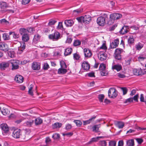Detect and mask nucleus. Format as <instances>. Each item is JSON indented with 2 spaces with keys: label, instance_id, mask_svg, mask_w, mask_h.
<instances>
[{
  "label": "nucleus",
  "instance_id": "f257e3e1",
  "mask_svg": "<svg viewBox=\"0 0 146 146\" xmlns=\"http://www.w3.org/2000/svg\"><path fill=\"white\" fill-rule=\"evenodd\" d=\"M12 136L15 139H20L21 141H25V135H22L21 131L20 129H15L13 131Z\"/></svg>",
  "mask_w": 146,
  "mask_h": 146
},
{
  "label": "nucleus",
  "instance_id": "f03ea898",
  "mask_svg": "<svg viewBox=\"0 0 146 146\" xmlns=\"http://www.w3.org/2000/svg\"><path fill=\"white\" fill-rule=\"evenodd\" d=\"M60 33L58 31H56L54 33L49 35L48 38L54 41H56L61 38Z\"/></svg>",
  "mask_w": 146,
  "mask_h": 146
},
{
  "label": "nucleus",
  "instance_id": "7ed1b4c3",
  "mask_svg": "<svg viewBox=\"0 0 146 146\" xmlns=\"http://www.w3.org/2000/svg\"><path fill=\"white\" fill-rule=\"evenodd\" d=\"M108 95L111 98H115L117 96V93L115 88H110L108 91Z\"/></svg>",
  "mask_w": 146,
  "mask_h": 146
},
{
  "label": "nucleus",
  "instance_id": "20e7f679",
  "mask_svg": "<svg viewBox=\"0 0 146 146\" xmlns=\"http://www.w3.org/2000/svg\"><path fill=\"white\" fill-rule=\"evenodd\" d=\"M134 75L136 76L142 75L146 74V71L141 69H134L133 70Z\"/></svg>",
  "mask_w": 146,
  "mask_h": 146
},
{
  "label": "nucleus",
  "instance_id": "39448f33",
  "mask_svg": "<svg viewBox=\"0 0 146 146\" xmlns=\"http://www.w3.org/2000/svg\"><path fill=\"white\" fill-rule=\"evenodd\" d=\"M98 24L100 26H104L106 24V18L102 16L98 17L97 20Z\"/></svg>",
  "mask_w": 146,
  "mask_h": 146
},
{
  "label": "nucleus",
  "instance_id": "423d86ee",
  "mask_svg": "<svg viewBox=\"0 0 146 146\" xmlns=\"http://www.w3.org/2000/svg\"><path fill=\"white\" fill-rule=\"evenodd\" d=\"M8 7L9 5L6 2L3 1L0 2V7L1 9V12L4 13L7 11L5 8Z\"/></svg>",
  "mask_w": 146,
  "mask_h": 146
},
{
  "label": "nucleus",
  "instance_id": "0eeeda50",
  "mask_svg": "<svg viewBox=\"0 0 146 146\" xmlns=\"http://www.w3.org/2000/svg\"><path fill=\"white\" fill-rule=\"evenodd\" d=\"M11 64H12V69L13 70L17 69L19 67V61L18 60H11Z\"/></svg>",
  "mask_w": 146,
  "mask_h": 146
},
{
  "label": "nucleus",
  "instance_id": "6e6552de",
  "mask_svg": "<svg viewBox=\"0 0 146 146\" xmlns=\"http://www.w3.org/2000/svg\"><path fill=\"white\" fill-rule=\"evenodd\" d=\"M23 117H21V118L19 119L16 120L15 122L17 124H19L21 123L23 120L27 119H28L29 118L30 116L26 113H23Z\"/></svg>",
  "mask_w": 146,
  "mask_h": 146
},
{
  "label": "nucleus",
  "instance_id": "1a4fd4ad",
  "mask_svg": "<svg viewBox=\"0 0 146 146\" xmlns=\"http://www.w3.org/2000/svg\"><path fill=\"white\" fill-rule=\"evenodd\" d=\"M1 128L2 132L4 133H7L9 131V128L7 125L6 123H2L1 124Z\"/></svg>",
  "mask_w": 146,
  "mask_h": 146
},
{
  "label": "nucleus",
  "instance_id": "9d476101",
  "mask_svg": "<svg viewBox=\"0 0 146 146\" xmlns=\"http://www.w3.org/2000/svg\"><path fill=\"white\" fill-rule=\"evenodd\" d=\"M14 80L17 83H21L23 82L24 78L21 75H16L15 77Z\"/></svg>",
  "mask_w": 146,
  "mask_h": 146
},
{
  "label": "nucleus",
  "instance_id": "9b49d317",
  "mask_svg": "<svg viewBox=\"0 0 146 146\" xmlns=\"http://www.w3.org/2000/svg\"><path fill=\"white\" fill-rule=\"evenodd\" d=\"M114 62H113L112 64V69L113 70H116L117 71H120L122 69L121 65L119 64H114Z\"/></svg>",
  "mask_w": 146,
  "mask_h": 146
},
{
  "label": "nucleus",
  "instance_id": "f8f14e48",
  "mask_svg": "<svg viewBox=\"0 0 146 146\" xmlns=\"http://www.w3.org/2000/svg\"><path fill=\"white\" fill-rule=\"evenodd\" d=\"M91 18L89 15H85L83 17V22L86 24H88L91 21Z\"/></svg>",
  "mask_w": 146,
  "mask_h": 146
},
{
  "label": "nucleus",
  "instance_id": "ddd939ff",
  "mask_svg": "<svg viewBox=\"0 0 146 146\" xmlns=\"http://www.w3.org/2000/svg\"><path fill=\"white\" fill-rule=\"evenodd\" d=\"M83 69L86 71L88 70L90 68V65L88 62L87 61L84 62L82 64Z\"/></svg>",
  "mask_w": 146,
  "mask_h": 146
},
{
  "label": "nucleus",
  "instance_id": "4468645a",
  "mask_svg": "<svg viewBox=\"0 0 146 146\" xmlns=\"http://www.w3.org/2000/svg\"><path fill=\"white\" fill-rule=\"evenodd\" d=\"M128 29L129 27L128 26L124 25L119 31V33L121 34L122 35L125 34L129 31Z\"/></svg>",
  "mask_w": 146,
  "mask_h": 146
},
{
  "label": "nucleus",
  "instance_id": "2eb2a0df",
  "mask_svg": "<svg viewBox=\"0 0 146 146\" xmlns=\"http://www.w3.org/2000/svg\"><path fill=\"white\" fill-rule=\"evenodd\" d=\"M9 66V64L8 62H3L0 64V68L2 70H4Z\"/></svg>",
  "mask_w": 146,
  "mask_h": 146
},
{
  "label": "nucleus",
  "instance_id": "dca6fc26",
  "mask_svg": "<svg viewBox=\"0 0 146 146\" xmlns=\"http://www.w3.org/2000/svg\"><path fill=\"white\" fill-rule=\"evenodd\" d=\"M32 68L33 70H38L40 68V66L37 62H34L32 64Z\"/></svg>",
  "mask_w": 146,
  "mask_h": 146
},
{
  "label": "nucleus",
  "instance_id": "f3484780",
  "mask_svg": "<svg viewBox=\"0 0 146 146\" xmlns=\"http://www.w3.org/2000/svg\"><path fill=\"white\" fill-rule=\"evenodd\" d=\"M74 23V21L72 20H66L64 21V24L67 27H71Z\"/></svg>",
  "mask_w": 146,
  "mask_h": 146
},
{
  "label": "nucleus",
  "instance_id": "a211bd4d",
  "mask_svg": "<svg viewBox=\"0 0 146 146\" xmlns=\"http://www.w3.org/2000/svg\"><path fill=\"white\" fill-rule=\"evenodd\" d=\"M115 126L119 129H122L124 126V123L122 121H117L115 123Z\"/></svg>",
  "mask_w": 146,
  "mask_h": 146
},
{
  "label": "nucleus",
  "instance_id": "6ab92c4d",
  "mask_svg": "<svg viewBox=\"0 0 146 146\" xmlns=\"http://www.w3.org/2000/svg\"><path fill=\"white\" fill-rule=\"evenodd\" d=\"M96 118V116H94L89 119L83 121V125H85L90 123L92 121H94Z\"/></svg>",
  "mask_w": 146,
  "mask_h": 146
},
{
  "label": "nucleus",
  "instance_id": "aec40b11",
  "mask_svg": "<svg viewBox=\"0 0 146 146\" xmlns=\"http://www.w3.org/2000/svg\"><path fill=\"white\" fill-rule=\"evenodd\" d=\"M119 44V40L118 39L115 40L113 42H112L111 44L112 48H114L116 47Z\"/></svg>",
  "mask_w": 146,
  "mask_h": 146
},
{
  "label": "nucleus",
  "instance_id": "412c9836",
  "mask_svg": "<svg viewBox=\"0 0 146 146\" xmlns=\"http://www.w3.org/2000/svg\"><path fill=\"white\" fill-rule=\"evenodd\" d=\"M112 17H113L114 20H116L121 18L122 15L119 13H114L111 14Z\"/></svg>",
  "mask_w": 146,
  "mask_h": 146
},
{
  "label": "nucleus",
  "instance_id": "4be33fe9",
  "mask_svg": "<svg viewBox=\"0 0 146 146\" xmlns=\"http://www.w3.org/2000/svg\"><path fill=\"white\" fill-rule=\"evenodd\" d=\"M29 39V35L27 33H24L23 34L22 36V40L24 42H26L28 41Z\"/></svg>",
  "mask_w": 146,
  "mask_h": 146
},
{
  "label": "nucleus",
  "instance_id": "5701e85b",
  "mask_svg": "<svg viewBox=\"0 0 146 146\" xmlns=\"http://www.w3.org/2000/svg\"><path fill=\"white\" fill-rule=\"evenodd\" d=\"M40 36L38 34L35 35L34 37L33 42L35 43H36L40 40Z\"/></svg>",
  "mask_w": 146,
  "mask_h": 146
},
{
  "label": "nucleus",
  "instance_id": "b1692460",
  "mask_svg": "<svg viewBox=\"0 0 146 146\" xmlns=\"http://www.w3.org/2000/svg\"><path fill=\"white\" fill-rule=\"evenodd\" d=\"M2 113L4 115H7L9 114L10 111L7 109L3 107L1 111Z\"/></svg>",
  "mask_w": 146,
  "mask_h": 146
},
{
  "label": "nucleus",
  "instance_id": "393cba45",
  "mask_svg": "<svg viewBox=\"0 0 146 146\" xmlns=\"http://www.w3.org/2000/svg\"><path fill=\"white\" fill-rule=\"evenodd\" d=\"M6 46L7 45L4 43L0 42V50L5 52L7 50V48H6Z\"/></svg>",
  "mask_w": 146,
  "mask_h": 146
},
{
  "label": "nucleus",
  "instance_id": "a878e982",
  "mask_svg": "<svg viewBox=\"0 0 146 146\" xmlns=\"http://www.w3.org/2000/svg\"><path fill=\"white\" fill-rule=\"evenodd\" d=\"M100 124H98L94 125L92 127L93 131L96 132L99 131V128L100 127Z\"/></svg>",
  "mask_w": 146,
  "mask_h": 146
},
{
  "label": "nucleus",
  "instance_id": "bb28decb",
  "mask_svg": "<svg viewBox=\"0 0 146 146\" xmlns=\"http://www.w3.org/2000/svg\"><path fill=\"white\" fill-rule=\"evenodd\" d=\"M67 71V70L65 69V68H60L58 70V73L59 74H64Z\"/></svg>",
  "mask_w": 146,
  "mask_h": 146
},
{
  "label": "nucleus",
  "instance_id": "cd10ccee",
  "mask_svg": "<svg viewBox=\"0 0 146 146\" xmlns=\"http://www.w3.org/2000/svg\"><path fill=\"white\" fill-rule=\"evenodd\" d=\"M114 20H115L113 17H112V15L111 14L110 15L109 20L107 21V23L108 25H111L114 23Z\"/></svg>",
  "mask_w": 146,
  "mask_h": 146
},
{
  "label": "nucleus",
  "instance_id": "c85d7f7f",
  "mask_svg": "<svg viewBox=\"0 0 146 146\" xmlns=\"http://www.w3.org/2000/svg\"><path fill=\"white\" fill-rule=\"evenodd\" d=\"M84 55H92L90 50L88 48H85L84 49Z\"/></svg>",
  "mask_w": 146,
  "mask_h": 146
},
{
  "label": "nucleus",
  "instance_id": "c756f323",
  "mask_svg": "<svg viewBox=\"0 0 146 146\" xmlns=\"http://www.w3.org/2000/svg\"><path fill=\"white\" fill-rule=\"evenodd\" d=\"M34 122L33 120H30L25 122L24 123V125L26 126H31L32 125Z\"/></svg>",
  "mask_w": 146,
  "mask_h": 146
},
{
  "label": "nucleus",
  "instance_id": "7c9ffc66",
  "mask_svg": "<svg viewBox=\"0 0 146 146\" xmlns=\"http://www.w3.org/2000/svg\"><path fill=\"white\" fill-rule=\"evenodd\" d=\"M72 50L71 48H66L64 52V55H70L72 52Z\"/></svg>",
  "mask_w": 146,
  "mask_h": 146
},
{
  "label": "nucleus",
  "instance_id": "2f4dec72",
  "mask_svg": "<svg viewBox=\"0 0 146 146\" xmlns=\"http://www.w3.org/2000/svg\"><path fill=\"white\" fill-rule=\"evenodd\" d=\"M42 122V119L40 118H36L35 120V123L36 125L41 124Z\"/></svg>",
  "mask_w": 146,
  "mask_h": 146
},
{
  "label": "nucleus",
  "instance_id": "473e14b6",
  "mask_svg": "<svg viewBox=\"0 0 146 146\" xmlns=\"http://www.w3.org/2000/svg\"><path fill=\"white\" fill-rule=\"evenodd\" d=\"M62 124L59 123H55L52 125V127L53 128H59L61 127Z\"/></svg>",
  "mask_w": 146,
  "mask_h": 146
},
{
  "label": "nucleus",
  "instance_id": "72a5a7b5",
  "mask_svg": "<svg viewBox=\"0 0 146 146\" xmlns=\"http://www.w3.org/2000/svg\"><path fill=\"white\" fill-rule=\"evenodd\" d=\"M81 44V41L78 39L75 40L73 43V46H80Z\"/></svg>",
  "mask_w": 146,
  "mask_h": 146
},
{
  "label": "nucleus",
  "instance_id": "f704fd0d",
  "mask_svg": "<svg viewBox=\"0 0 146 146\" xmlns=\"http://www.w3.org/2000/svg\"><path fill=\"white\" fill-rule=\"evenodd\" d=\"M127 145L129 146H133L134 145V141L133 139L129 140L127 141Z\"/></svg>",
  "mask_w": 146,
  "mask_h": 146
},
{
  "label": "nucleus",
  "instance_id": "c9c22d12",
  "mask_svg": "<svg viewBox=\"0 0 146 146\" xmlns=\"http://www.w3.org/2000/svg\"><path fill=\"white\" fill-rule=\"evenodd\" d=\"M123 51V50L121 49L117 48L115 50V55H120Z\"/></svg>",
  "mask_w": 146,
  "mask_h": 146
},
{
  "label": "nucleus",
  "instance_id": "e433bc0d",
  "mask_svg": "<svg viewBox=\"0 0 146 146\" xmlns=\"http://www.w3.org/2000/svg\"><path fill=\"white\" fill-rule=\"evenodd\" d=\"M9 35H13V37L14 39H16L19 37V34H17L15 32H10L9 33Z\"/></svg>",
  "mask_w": 146,
  "mask_h": 146
},
{
  "label": "nucleus",
  "instance_id": "4c0bfd02",
  "mask_svg": "<svg viewBox=\"0 0 146 146\" xmlns=\"http://www.w3.org/2000/svg\"><path fill=\"white\" fill-rule=\"evenodd\" d=\"M143 44L139 42L135 45V48L137 50H139L143 48Z\"/></svg>",
  "mask_w": 146,
  "mask_h": 146
},
{
  "label": "nucleus",
  "instance_id": "58836bf2",
  "mask_svg": "<svg viewBox=\"0 0 146 146\" xmlns=\"http://www.w3.org/2000/svg\"><path fill=\"white\" fill-rule=\"evenodd\" d=\"M106 66L105 64L104 63L101 64L99 66V70L100 71L106 69Z\"/></svg>",
  "mask_w": 146,
  "mask_h": 146
},
{
  "label": "nucleus",
  "instance_id": "ea45409f",
  "mask_svg": "<svg viewBox=\"0 0 146 146\" xmlns=\"http://www.w3.org/2000/svg\"><path fill=\"white\" fill-rule=\"evenodd\" d=\"M101 75L102 76H106L108 74V72L106 69L100 71Z\"/></svg>",
  "mask_w": 146,
  "mask_h": 146
},
{
  "label": "nucleus",
  "instance_id": "a19ab883",
  "mask_svg": "<svg viewBox=\"0 0 146 146\" xmlns=\"http://www.w3.org/2000/svg\"><path fill=\"white\" fill-rule=\"evenodd\" d=\"M74 122L76 123V125L78 127H80L82 124V122L80 120H74Z\"/></svg>",
  "mask_w": 146,
  "mask_h": 146
},
{
  "label": "nucleus",
  "instance_id": "79ce46f5",
  "mask_svg": "<svg viewBox=\"0 0 146 146\" xmlns=\"http://www.w3.org/2000/svg\"><path fill=\"white\" fill-rule=\"evenodd\" d=\"M98 57L101 61L106 60L107 58V55H98Z\"/></svg>",
  "mask_w": 146,
  "mask_h": 146
},
{
  "label": "nucleus",
  "instance_id": "37998d69",
  "mask_svg": "<svg viewBox=\"0 0 146 146\" xmlns=\"http://www.w3.org/2000/svg\"><path fill=\"white\" fill-rule=\"evenodd\" d=\"M60 136V135L59 134L55 133L53 135L52 137L55 140L59 139Z\"/></svg>",
  "mask_w": 146,
  "mask_h": 146
},
{
  "label": "nucleus",
  "instance_id": "c03bdc74",
  "mask_svg": "<svg viewBox=\"0 0 146 146\" xmlns=\"http://www.w3.org/2000/svg\"><path fill=\"white\" fill-rule=\"evenodd\" d=\"M99 145L100 146H106L107 143L105 140L100 141L99 143Z\"/></svg>",
  "mask_w": 146,
  "mask_h": 146
},
{
  "label": "nucleus",
  "instance_id": "a18cd8bd",
  "mask_svg": "<svg viewBox=\"0 0 146 146\" xmlns=\"http://www.w3.org/2000/svg\"><path fill=\"white\" fill-rule=\"evenodd\" d=\"M57 22L56 21L51 19L49 20L48 23V25L49 26H52L54 25V24Z\"/></svg>",
  "mask_w": 146,
  "mask_h": 146
},
{
  "label": "nucleus",
  "instance_id": "49530a36",
  "mask_svg": "<svg viewBox=\"0 0 146 146\" xmlns=\"http://www.w3.org/2000/svg\"><path fill=\"white\" fill-rule=\"evenodd\" d=\"M60 65L61 68H66V65L65 62L63 61H61L60 62Z\"/></svg>",
  "mask_w": 146,
  "mask_h": 146
},
{
  "label": "nucleus",
  "instance_id": "de8ad7c7",
  "mask_svg": "<svg viewBox=\"0 0 146 146\" xmlns=\"http://www.w3.org/2000/svg\"><path fill=\"white\" fill-rule=\"evenodd\" d=\"M99 49H102L105 50H106L107 49V47L106 46L105 42L103 43L102 46L99 48Z\"/></svg>",
  "mask_w": 146,
  "mask_h": 146
},
{
  "label": "nucleus",
  "instance_id": "09e8293b",
  "mask_svg": "<svg viewBox=\"0 0 146 146\" xmlns=\"http://www.w3.org/2000/svg\"><path fill=\"white\" fill-rule=\"evenodd\" d=\"M31 0H22L21 4L23 5H25L28 4L31 1Z\"/></svg>",
  "mask_w": 146,
  "mask_h": 146
},
{
  "label": "nucleus",
  "instance_id": "8fccbe9b",
  "mask_svg": "<svg viewBox=\"0 0 146 146\" xmlns=\"http://www.w3.org/2000/svg\"><path fill=\"white\" fill-rule=\"evenodd\" d=\"M33 86L32 85H31L30 86V87L29 88V90L28 91L29 93L31 95H33V93L32 91V90L33 88Z\"/></svg>",
  "mask_w": 146,
  "mask_h": 146
},
{
  "label": "nucleus",
  "instance_id": "3c124183",
  "mask_svg": "<svg viewBox=\"0 0 146 146\" xmlns=\"http://www.w3.org/2000/svg\"><path fill=\"white\" fill-rule=\"evenodd\" d=\"M104 96L103 94H100L99 95L98 98L100 102H102L104 98Z\"/></svg>",
  "mask_w": 146,
  "mask_h": 146
},
{
  "label": "nucleus",
  "instance_id": "603ef678",
  "mask_svg": "<svg viewBox=\"0 0 146 146\" xmlns=\"http://www.w3.org/2000/svg\"><path fill=\"white\" fill-rule=\"evenodd\" d=\"M121 90H122L123 93V95L126 94L127 92V89L126 87H122L121 88Z\"/></svg>",
  "mask_w": 146,
  "mask_h": 146
},
{
  "label": "nucleus",
  "instance_id": "864d4df0",
  "mask_svg": "<svg viewBox=\"0 0 146 146\" xmlns=\"http://www.w3.org/2000/svg\"><path fill=\"white\" fill-rule=\"evenodd\" d=\"M49 68V66L47 63H44L43 66V68L44 70H47Z\"/></svg>",
  "mask_w": 146,
  "mask_h": 146
},
{
  "label": "nucleus",
  "instance_id": "5fc2aeb1",
  "mask_svg": "<svg viewBox=\"0 0 146 146\" xmlns=\"http://www.w3.org/2000/svg\"><path fill=\"white\" fill-rule=\"evenodd\" d=\"M144 56H140L138 57L139 61H141L143 60H146V55H144Z\"/></svg>",
  "mask_w": 146,
  "mask_h": 146
},
{
  "label": "nucleus",
  "instance_id": "6e6d98bb",
  "mask_svg": "<svg viewBox=\"0 0 146 146\" xmlns=\"http://www.w3.org/2000/svg\"><path fill=\"white\" fill-rule=\"evenodd\" d=\"M3 39L5 40H9V35H7V34L6 33H4L3 34Z\"/></svg>",
  "mask_w": 146,
  "mask_h": 146
},
{
  "label": "nucleus",
  "instance_id": "4d7b16f0",
  "mask_svg": "<svg viewBox=\"0 0 146 146\" xmlns=\"http://www.w3.org/2000/svg\"><path fill=\"white\" fill-rule=\"evenodd\" d=\"M134 39L133 37H129L128 40V42L129 43L131 44L134 42Z\"/></svg>",
  "mask_w": 146,
  "mask_h": 146
},
{
  "label": "nucleus",
  "instance_id": "13d9d810",
  "mask_svg": "<svg viewBox=\"0 0 146 146\" xmlns=\"http://www.w3.org/2000/svg\"><path fill=\"white\" fill-rule=\"evenodd\" d=\"M116 142L115 141H111L109 142V146H115Z\"/></svg>",
  "mask_w": 146,
  "mask_h": 146
},
{
  "label": "nucleus",
  "instance_id": "bf43d9fd",
  "mask_svg": "<svg viewBox=\"0 0 146 146\" xmlns=\"http://www.w3.org/2000/svg\"><path fill=\"white\" fill-rule=\"evenodd\" d=\"M51 141V140L50 138L49 137H47L45 139V143L46 145L48 146V145L49 144Z\"/></svg>",
  "mask_w": 146,
  "mask_h": 146
},
{
  "label": "nucleus",
  "instance_id": "052dcab7",
  "mask_svg": "<svg viewBox=\"0 0 146 146\" xmlns=\"http://www.w3.org/2000/svg\"><path fill=\"white\" fill-rule=\"evenodd\" d=\"M88 76L90 77H95V76L94 75V73L93 72H91L87 73Z\"/></svg>",
  "mask_w": 146,
  "mask_h": 146
},
{
  "label": "nucleus",
  "instance_id": "680f3d73",
  "mask_svg": "<svg viewBox=\"0 0 146 146\" xmlns=\"http://www.w3.org/2000/svg\"><path fill=\"white\" fill-rule=\"evenodd\" d=\"M98 140L97 137H93L92 138L90 141L88 143L89 144L90 143L93 142H96Z\"/></svg>",
  "mask_w": 146,
  "mask_h": 146
},
{
  "label": "nucleus",
  "instance_id": "e2e57ef3",
  "mask_svg": "<svg viewBox=\"0 0 146 146\" xmlns=\"http://www.w3.org/2000/svg\"><path fill=\"white\" fill-rule=\"evenodd\" d=\"M7 53L8 55H14L15 54V52L13 50H9L7 49Z\"/></svg>",
  "mask_w": 146,
  "mask_h": 146
},
{
  "label": "nucleus",
  "instance_id": "0e129e2a",
  "mask_svg": "<svg viewBox=\"0 0 146 146\" xmlns=\"http://www.w3.org/2000/svg\"><path fill=\"white\" fill-rule=\"evenodd\" d=\"M58 29H63V26L62 22H59L57 27Z\"/></svg>",
  "mask_w": 146,
  "mask_h": 146
},
{
  "label": "nucleus",
  "instance_id": "69168bd1",
  "mask_svg": "<svg viewBox=\"0 0 146 146\" xmlns=\"http://www.w3.org/2000/svg\"><path fill=\"white\" fill-rule=\"evenodd\" d=\"M133 101V98H130L126 99L124 102L125 103H127L132 102Z\"/></svg>",
  "mask_w": 146,
  "mask_h": 146
},
{
  "label": "nucleus",
  "instance_id": "338daca9",
  "mask_svg": "<svg viewBox=\"0 0 146 146\" xmlns=\"http://www.w3.org/2000/svg\"><path fill=\"white\" fill-rule=\"evenodd\" d=\"M29 33H33L35 31L34 28L30 27L27 30Z\"/></svg>",
  "mask_w": 146,
  "mask_h": 146
},
{
  "label": "nucleus",
  "instance_id": "774afa93",
  "mask_svg": "<svg viewBox=\"0 0 146 146\" xmlns=\"http://www.w3.org/2000/svg\"><path fill=\"white\" fill-rule=\"evenodd\" d=\"M136 140L139 144H141L143 141V140L141 138H137Z\"/></svg>",
  "mask_w": 146,
  "mask_h": 146
}]
</instances>
